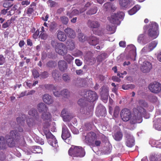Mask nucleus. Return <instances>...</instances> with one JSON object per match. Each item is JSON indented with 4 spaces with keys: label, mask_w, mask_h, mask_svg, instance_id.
<instances>
[{
    "label": "nucleus",
    "mask_w": 161,
    "mask_h": 161,
    "mask_svg": "<svg viewBox=\"0 0 161 161\" xmlns=\"http://www.w3.org/2000/svg\"><path fill=\"white\" fill-rule=\"evenodd\" d=\"M133 112L134 114L130 119V123L134 124L141 123L142 121V116L144 115L146 113V110L141 106H138L137 108L133 109Z\"/></svg>",
    "instance_id": "nucleus-1"
},
{
    "label": "nucleus",
    "mask_w": 161,
    "mask_h": 161,
    "mask_svg": "<svg viewBox=\"0 0 161 161\" xmlns=\"http://www.w3.org/2000/svg\"><path fill=\"white\" fill-rule=\"evenodd\" d=\"M148 29L147 34L148 36L153 39H156L158 36V25L155 22H152L144 26V29Z\"/></svg>",
    "instance_id": "nucleus-2"
},
{
    "label": "nucleus",
    "mask_w": 161,
    "mask_h": 161,
    "mask_svg": "<svg viewBox=\"0 0 161 161\" xmlns=\"http://www.w3.org/2000/svg\"><path fill=\"white\" fill-rule=\"evenodd\" d=\"M51 44L54 48L56 52L62 56H64L67 53V48L62 43H58L56 41H52Z\"/></svg>",
    "instance_id": "nucleus-3"
},
{
    "label": "nucleus",
    "mask_w": 161,
    "mask_h": 161,
    "mask_svg": "<svg viewBox=\"0 0 161 161\" xmlns=\"http://www.w3.org/2000/svg\"><path fill=\"white\" fill-rule=\"evenodd\" d=\"M68 153L71 156L82 157L85 155V152L82 147L72 145L68 151Z\"/></svg>",
    "instance_id": "nucleus-4"
},
{
    "label": "nucleus",
    "mask_w": 161,
    "mask_h": 161,
    "mask_svg": "<svg viewBox=\"0 0 161 161\" xmlns=\"http://www.w3.org/2000/svg\"><path fill=\"white\" fill-rule=\"evenodd\" d=\"M16 131L14 130L10 131L9 135H7L5 136L6 141L7 145L9 147H13L15 146V141L14 137L16 135Z\"/></svg>",
    "instance_id": "nucleus-5"
},
{
    "label": "nucleus",
    "mask_w": 161,
    "mask_h": 161,
    "mask_svg": "<svg viewBox=\"0 0 161 161\" xmlns=\"http://www.w3.org/2000/svg\"><path fill=\"white\" fill-rule=\"evenodd\" d=\"M125 14L123 12L119 11L117 13H114L109 17L108 19L111 23L114 24H117L119 22V19H123Z\"/></svg>",
    "instance_id": "nucleus-6"
},
{
    "label": "nucleus",
    "mask_w": 161,
    "mask_h": 161,
    "mask_svg": "<svg viewBox=\"0 0 161 161\" xmlns=\"http://www.w3.org/2000/svg\"><path fill=\"white\" fill-rule=\"evenodd\" d=\"M97 138V136L96 134L93 132H90L87 133L85 136L84 141L87 144L93 145Z\"/></svg>",
    "instance_id": "nucleus-7"
},
{
    "label": "nucleus",
    "mask_w": 161,
    "mask_h": 161,
    "mask_svg": "<svg viewBox=\"0 0 161 161\" xmlns=\"http://www.w3.org/2000/svg\"><path fill=\"white\" fill-rule=\"evenodd\" d=\"M148 88L151 92L158 93L161 91V85L158 82L151 83L148 86Z\"/></svg>",
    "instance_id": "nucleus-8"
},
{
    "label": "nucleus",
    "mask_w": 161,
    "mask_h": 161,
    "mask_svg": "<svg viewBox=\"0 0 161 161\" xmlns=\"http://www.w3.org/2000/svg\"><path fill=\"white\" fill-rule=\"evenodd\" d=\"M70 136V134L68 128L66 126L63 127L62 129V138L65 140V142L69 144L70 143V139L71 138Z\"/></svg>",
    "instance_id": "nucleus-9"
},
{
    "label": "nucleus",
    "mask_w": 161,
    "mask_h": 161,
    "mask_svg": "<svg viewBox=\"0 0 161 161\" xmlns=\"http://www.w3.org/2000/svg\"><path fill=\"white\" fill-rule=\"evenodd\" d=\"M120 116L124 121H127L131 118V113L130 110L126 108L123 109L120 112Z\"/></svg>",
    "instance_id": "nucleus-10"
},
{
    "label": "nucleus",
    "mask_w": 161,
    "mask_h": 161,
    "mask_svg": "<svg viewBox=\"0 0 161 161\" xmlns=\"http://www.w3.org/2000/svg\"><path fill=\"white\" fill-rule=\"evenodd\" d=\"M86 100L90 102H93L98 98V96L96 92L90 90L86 92Z\"/></svg>",
    "instance_id": "nucleus-11"
},
{
    "label": "nucleus",
    "mask_w": 161,
    "mask_h": 161,
    "mask_svg": "<svg viewBox=\"0 0 161 161\" xmlns=\"http://www.w3.org/2000/svg\"><path fill=\"white\" fill-rule=\"evenodd\" d=\"M119 3L121 8L125 9L134 4L132 0H119Z\"/></svg>",
    "instance_id": "nucleus-12"
},
{
    "label": "nucleus",
    "mask_w": 161,
    "mask_h": 161,
    "mask_svg": "<svg viewBox=\"0 0 161 161\" xmlns=\"http://www.w3.org/2000/svg\"><path fill=\"white\" fill-rule=\"evenodd\" d=\"M126 138L125 144L129 147H132L134 145V140L132 135L130 133L126 132L125 133Z\"/></svg>",
    "instance_id": "nucleus-13"
},
{
    "label": "nucleus",
    "mask_w": 161,
    "mask_h": 161,
    "mask_svg": "<svg viewBox=\"0 0 161 161\" xmlns=\"http://www.w3.org/2000/svg\"><path fill=\"white\" fill-rule=\"evenodd\" d=\"M152 68L151 64L149 62L145 61L143 65L140 68L141 70L143 73H147L150 71Z\"/></svg>",
    "instance_id": "nucleus-14"
},
{
    "label": "nucleus",
    "mask_w": 161,
    "mask_h": 161,
    "mask_svg": "<svg viewBox=\"0 0 161 161\" xmlns=\"http://www.w3.org/2000/svg\"><path fill=\"white\" fill-rule=\"evenodd\" d=\"M109 90L108 87H103L100 92L102 98L103 100L107 101L109 96Z\"/></svg>",
    "instance_id": "nucleus-15"
},
{
    "label": "nucleus",
    "mask_w": 161,
    "mask_h": 161,
    "mask_svg": "<svg viewBox=\"0 0 161 161\" xmlns=\"http://www.w3.org/2000/svg\"><path fill=\"white\" fill-rule=\"evenodd\" d=\"M87 41L90 45L93 46H95L99 42V39L93 36L87 37Z\"/></svg>",
    "instance_id": "nucleus-16"
},
{
    "label": "nucleus",
    "mask_w": 161,
    "mask_h": 161,
    "mask_svg": "<svg viewBox=\"0 0 161 161\" xmlns=\"http://www.w3.org/2000/svg\"><path fill=\"white\" fill-rule=\"evenodd\" d=\"M46 89L49 90H52L54 95L56 97H59L61 95V92L57 90V87L53 85H47L46 86Z\"/></svg>",
    "instance_id": "nucleus-17"
},
{
    "label": "nucleus",
    "mask_w": 161,
    "mask_h": 161,
    "mask_svg": "<svg viewBox=\"0 0 161 161\" xmlns=\"http://www.w3.org/2000/svg\"><path fill=\"white\" fill-rule=\"evenodd\" d=\"M58 65L59 70L62 72L65 71L68 68L67 63L64 60H59L58 63Z\"/></svg>",
    "instance_id": "nucleus-18"
},
{
    "label": "nucleus",
    "mask_w": 161,
    "mask_h": 161,
    "mask_svg": "<svg viewBox=\"0 0 161 161\" xmlns=\"http://www.w3.org/2000/svg\"><path fill=\"white\" fill-rule=\"evenodd\" d=\"M87 24L88 26L92 30L98 28L100 25L99 23L97 21L92 20L90 19L88 20Z\"/></svg>",
    "instance_id": "nucleus-19"
},
{
    "label": "nucleus",
    "mask_w": 161,
    "mask_h": 161,
    "mask_svg": "<svg viewBox=\"0 0 161 161\" xmlns=\"http://www.w3.org/2000/svg\"><path fill=\"white\" fill-rule=\"evenodd\" d=\"M29 115L33 117L37 121H40V117L37 110L34 108L30 109L28 112Z\"/></svg>",
    "instance_id": "nucleus-20"
},
{
    "label": "nucleus",
    "mask_w": 161,
    "mask_h": 161,
    "mask_svg": "<svg viewBox=\"0 0 161 161\" xmlns=\"http://www.w3.org/2000/svg\"><path fill=\"white\" fill-rule=\"evenodd\" d=\"M37 108L40 113L47 111L48 108L47 106L44 103L42 102L38 103L37 105Z\"/></svg>",
    "instance_id": "nucleus-21"
},
{
    "label": "nucleus",
    "mask_w": 161,
    "mask_h": 161,
    "mask_svg": "<svg viewBox=\"0 0 161 161\" xmlns=\"http://www.w3.org/2000/svg\"><path fill=\"white\" fill-rule=\"evenodd\" d=\"M43 102L47 104H51L53 102L52 97L48 94H44L42 97Z\"/></svg>",
    "instance_id": "nucleus-22"
},
{
    "label": "nucleus",
    "mask_w": 161,
    "mask_h": 161,
    "mask_svg": "<svg viewBox=\"0 0 161 161\" xmlns=\"http://www.w3.org/2000/svg\"><path fill=\"white\" fill-rule=\"evenodd\" d=\"M64 31L67 36L70 38H74L75 36V31L71 28H67L64 30Z\"/></svg>",
    "instance_id": "nucleus-23"
},
{
    "label": "nucleus",
    "mask_w": 161,
    "mask_h": 161,
    "mask_svg": "<svg viewBox=\"0 0 161 161\" xmlns=\"http://www.w3.org/2000/svg\"><path fill=\"white\" fill-rule=\"evenodd\" d=\"M61 115L64 121H68L69 120L70 115L66 108H64L62 110Z\"/></svg>",
    "instance_id": "nucleus-24"
},
{
    "label": "nucleus",
    "mask_w": 161,
    "mask_h": 161,
    "mask_svg": "<svg viewBox=\"0 0 161 161\" xmlns=\"http://www.w3.org/2000/svg\"><path fill=\"white\" fill-rule=\"evenodd\" d=\"M57 37L58 39L60 41L64 42L66 39V36L64 33L59 30L57 31Z\"/></svg>",
    "instance_id": "nucleus-25"
},
{
    "label": "nucleus",
    "mask_w": 161,
    "mask_h": 161,
    "mask_svg": "<svg viewBox=\"0 0 161 161\" xmlns=\"http://www.w3.org/2000/svg\"><path fill=\"white\" fill-rule=\"evenodd\" d=\"M153 122V126L155 129L158 130H161V118L154 120Z\"/></svg>",
    "instance_id": "nucleus-26"
},
{
    "label": "nucleus",
    "mask_w": 161,
    "mask_h": 161,
    "mask_svg": "<svg viewBox=\"0 0 161 161\" xmlns=\"http://www.w3.org/2000/svg\"><path fill=\"white\" fill-rule=\"evenodd\" d=\"M79 10L77 9H73L71 12L67 11L66 15L69 18H72L74 16L79 15Z\"/></svg>",
    "instance_id": "nucleus-27"
},
{
    "label": "nucleus",
    "mask_w": 161,
    "mask_h": 161,
    "mask_svg": "<svg viewBox=\"0 0 161 161\" xmlns=\"http://www.w3.org/2000/svg\"><path fill=\"white\" fill-rule=\"evenodd\" d=\"M97 6H92L86 11V14L88 15H92L95 14L97 13Z\"/></svg>",
    "instance_id": "nucleus-28"
},
{
    "label": "nucleus",
    "mask_w": 161,
    "mask_h": 161,
    "mask_svg": "<svg viewBox=\"0 0 161 161\" xmlns=\"http://www.w3.org/2000/svg\"><path fill=\"white\" fill-rule=\"evenodd\" d=\"M6 145L5 138L2 136H0V149L4 150L6 148Z\"/></svg>",
    "instance_id": "nucleus-29"
},
{
    "label": "nucleus",
    "mask_w": 161,
    "mask_h": 161,
    "mask_svg": "<svg viewBox=\"0 0 161 161\" xmlns=\"http://www.w3.org/2000/svg\"><path fill=\"white\" fill-rule=\"evenodd\" d=\"M48 142L51 146L54 147L56 148L58 147L57 141L55 136L51 138L49 140H48Z\"/></svg>",
    "instance_id": "nucleus-30"
},
{
    "label": "nucleus",
    "mask_w": 161,
    "mask_h": 161,
    "mask_svg": "<svg viewBox=\"0 0 161 161\" xmlns=\"http://www.w3.org/2000/svg\"><path fill=\"white\" fill-rule=\"evenodd\" d=\"M66 44L69 50H72L75 48V44L74 41L71 40H67L66 42Z\"/></svg>",
    "instance_id": "nucleus-31"
},
{
    "label": "nucleus",
    "mask_w": 161,
    "mask_h": 161,
    "mask_svg": "<svg viewBox=\"0 0 161 161\" xmlns=\"http://www.w3.org/2000/svg\"><path fill=\"white\" fill-rule=\"evenodd\" d=\"M140 8V5H136L132 9L128 11V13L130 15H132L135 14Z\"/></svg>",
    "instance_id": "nucleus-32"
},
{
    "label": "nucleus",
    "mask_w": 161,
    "mask_h": 161,
    "mask_svg": "<svg viewBox=\"0 0 161 161\" xmlns=\"http://www.w3.org/2000/svg\"><path fill=\"white\" fill-rule=\"evenodd\" d=\"M146 36L144 34H140L138 37L137 41L139 43H141L142 42L144 44H146L149 42V41H146Z\"/></svg>",
    "instance_id": "nucleus-33"
},
{
    "label": "nucleus",
    "mask_w": 161,
    "mask_h": 161,
    "mask_svg": "<svg viewBox=\"0 0 161 161\" xmlns=\"http://www.w3.org/2000/svg\"><path fill=\"white\" fill-rule=\"evenodd\" d=\"M58 25L55 21L52 22L49 25V30L51 32H54L57 29Z\"/></svg>",
    "instance_id": "nucleus-34"
},
{
    "label": "nucleus",
    "mask_w": 161,
    "mask_h": 161,
    "mask_svg": "<svg viewBox=\"0 0 161 161\" xmlns=\"http://www.w3.org/2000/svg\"><path fill=\"white\" fill-rule=\"evenodd\" d=\"M14 5V2H10L8 0H5L3 4V6L4 8H7L8 9H9Z\"/></svg>",
    "instance_id": "nucleus-35"
},
{
    "label": "nucleus",
    "mask_w": 161,
    "mask_h": 161,
    "mask_svg": "<svg viewBox=\"0 0 161 161\" xmlns=\"http://www.w3.org/2000/svg\"><path fill=\"white\" fill-rule=\"evenodd\" d=\"M25 115H23L21 117L17 118L16 120L19 125L23 126L24 125L25 121Z\"/></svg>",
    "instance_id": "nucleus-36"
},
{
    "label": "nucleus",
    "mask_w": 161,
    "mask_h": 161,
    "mask_svg": "<svg viewBox=\"0 0 161 161\" xmlns=\"http://www.w3.org/2000/svg\"><path fill=\"white\" fill-rule=\"evenodd\" d=\"M51 117V114L47 111L44 112L42 115V118L44 120H49Z\"/></svg>",
    "instance_id": "nucleus-37"
},
{
    "label": "nucleus",
    "mask_w": 161,
    "mask_h": 161,
    "mask_svg": "<svg viewBox=\"0 0 161 161\" xmlns=\"http://www.w3.org/2000/svg\"><path fill=\"white\" fill-rule=\"evenodd\" d=\"M113 137L115 140L119 141L122 139L123 135L121 132H117L114 135Z\"/></svg>",
    "instance_id": "nucleus-38"
},
{
    "label": "nucleus",
    "mask_w": 161,
    "mask_h": 161,
    "mask_svg": "<svg viewBox=\"0 0 161 161\" xmlns=\"http://www.w3.org/2000/svg\"><path fill=\"white\" fill-rule=\"evenodd\" d=\"M44 133L47 139L49 140L51 138L53 137L54 136L51 133L49 130H44Z\"/></svg>",
    "instance_id": "nucleus-39"
},
{
    "label": "nucleus",
    "mask_w": 161,
    "mask_h": 161,
    "mask_svg": "<svg viewBox=\"0 0 161 161\" xmlns=\"http://www.w3.org/2000/svg\"><path fill=\"white\" fill-rule=\"evenodd\" d=\"M52 75L54 80H56L59 77L60 74L58 70L55 69L53 70L52 72Z\"/></svg>",
    "instance_id": "nucleus-40"
},
{
    "label": "nucleus",
    "mask_w": 161,
    "mask_h": 161,
    "mask_svg": "<svg viewBox=\"0 0 161 161\" xmlns=\"http://www.w3.org/2000/svg\"><path fill=\"white\" fill-rule=\"evenodd\" d=\"M70 92L67 89H64L61 91V96L65 98H67L69 95Z\"/></svg>",
    "instance_id": "nucleus-41"
},
{
    "label": "nucleus",
    "mask_w": 161,
    "mask_h": 161,
    "mask_svg": "<svg viewBox=\"0 0 161 161\" xmlns=\"http://www.w3.org/2000/svg\"><path fill=\"white\" fill-rule=\"evenodd\" d=\"M106 55V53H104L98 55L97 57V61L102 62L105 58Z\"/></svg>",
    "instance_id": "nucleus-42"
},
{
    "label": "nucleus",
    "mask_w": 161,
    "mask_h": 161,
    "mask_svg": "<svg viewBox=\"0 0 161 161\" xmlns=\"http://www.w3.org/2000/svg\"><path fill=\"white\" fill-rule=\"evenodd\" d=\"M78 37L79 41L82 42H83L87 40V37L81 33H79Z\"/></svg>",
    "instance_id": "nucleus-43"
},
{
    "label": "nucleus",
    "mask_w": 161,
    "mask_h": 161,
    "mask_svg": "<svg viewBox=\"0 0 161 161\" xmlns=\"http://www.w3.org/2000/svg\"><path fill=\"white\" fill-rule=\"evenodd\" d=\"M158 42L155 41H153L150 43L148 45L150 50L152 51L157 45Z\"/></svg>",
    "instance_id": "nucleus-44"
},
{
    "label": "nucleus",
    "mask_w": 161,
    "mask_h": 161,
    "mask_svg": "<svg viewBox=\"0 0 161 161\" xmlns=\"http://www.w3.org/2000/svg\"><path fill=\"white\" fill-rule=\"evenodd\" d=\"M60 19L63 24L66 25L68 24L69 19L67 17L65 16H61L60 17Z\"/></svg>",
    "instance_id": "nucleus-45"
},
{
    "label": "nucleus",
    "mask_w": 161,
    "mask_h": 161,
    "mask_svg": "<svg viewBox=\"0 0 161 161\" xmlns=\"http://www.w3.org/2000/svg\"><path fill=\"white\" fill-rule=\"evenodd\" d=\"M135 88V86L132 84L127 85H123L122 86V88L125 90H128L129 89H133Z\"/></svg>",
    "instance_id": "nucleus-46"
},
{
    "label": "nucleus",
    "mask_w": 161,
    "mask_h": 161,
    "mask_svg": "<svg viewBox=\"0 0 161 161\" xmlns=\"http://www.w3.org/2000/svg\"><path fill=\"white\" fill-rule=\"evenodd\" d=\"M106 29L108 31H111V33H113L115 31V25H108L106 26Z\"/></svg>",
    "instance_id": "nucleus-47"
},
{
    "label": "nucleus",
    "mask_w": 161,
    "mask_h": 161,
    "mask_svg": "<svg viewBox=\"0 0 161 161\" xmlns=\"http://www.w3.org/2000/svg\"><path fill=\"white\" fill-rule=\"evenodd\" d=\"M57 65L56 63L53 61H50L46 64V66L48 67L52 68L54 67Z\"/></svg>",
    "instance_id": "nucleus-48"
},
{
    "label": "nucleus",
    "mask_w": 161,
    "mask_h": 161,
    "mask_svg": "<svg viewBox=\"0 0 161 161\" xmlns=\"http://www.w3.org/2000/svg\"><path fill=\"white\" fill-rule=\"evenodd\" d=\"M34 8L33 7H28L26 10V14L28 16H30L34 11Z\"/></svg>",
    "instance_id": "nucleus-49"
},
{
    "label": "nucleus",
    "mask_w": 161,
    "mask_h": 161,
    "mask_svg": "<svg viewBox=\"0 0 161 161\" xmlns=\"http://www.w3.org/2000/svg\"><path fill=\"white\" fill-rule=\"evenodd\" d=\"M12 17L10 19L8 20L6 22L4 23L2 25V27L3 28H6L8 27L12 23Z\"/></svg>",
    "instance_id": "nucleus-50"
},
{
    "label": "nucleus",
    "mask_w": 161,
    "mask_h": 161,
    "mask_svg": "<svg viewBox=\"0 0 161 161\" xmlns=\"http://www.w3.org/2000/svg\"><path fill=\"white\" fill-rule=\"evenodd\" d=\"M64 59L68 63H70L73 60L74 58L70 55L67 54L64 57Z\"/></svg>",
    "instance_id": "nucleus-51"
},
{
    "label": "nucleus",
    "mask_w": 161,
    "mask_h": 161,
    "mask_svg": "<svg viewBox=\"0 0 161 161\" xmlns=\"http://www.w3.org/2000/svg\"><path fill=\"white\" fill-rule=\"evenodd\" d=\"M27 125L29 127L34 125L36 124V122L33 119H29L27 120Z\"/></svg>",
    "instance_id": "nucleus-52"
},
{
    "label": "nucleus",
    "mask_w": 161,
    "mask_h": 161,
    "mask_svg": "<svg viewBox=\"0 0 161 161\" xmlns=\"http://www.w3.org/2000/svg\"><path fill=\"white\" fill-rule=\"evenodd\" d=\"M86 100V97H85V98H81L79 99L78 101V104L80 106H83L85 104Z\"/></svg>",
    "instance_id": "nucleus-53"
},
{
    "label": "nucleus",
    "mask_w": 161,
    "mask_h": 161,
    "mask_svg": "<svg viewBox=\"0 0 161 161\" xmlns=\"http://www.w3.org/2000/svg\"><path fill=\"white\" fill-rule=\"evenodd\" d=\"M139 103L140 105L144 107H147L148 106L147 103L144 100H140L139 101Z\"/></svg>",
    "instance_id": "nucleus-54"
},
{
    "label": "nucleus",
    "mask_w": 161,
    "mask_h": 161,
    "mask_svg": "<svg viewBox=\"0 0 161 161\" xmlns=\"http://www.w3.org/2000/svg\"><path fill=\"white\" fill-rule=\"evenodd\" d=\"M119 108L118 106H116L114 110V116H117L119 114Z\"/></svg>",
    "instance_id": "nucleus-55"
},
{
    "label": "nucleus",
    "mask_w": 161,
    "mask_h": 161,
    "mask_svg": "<svg viewBox=\"0 0 161 161\" xmlns=\"http://www.w3.org/2000/svg\"><path fill=\"white\" fill-rule=\"evenodd\" d=\"M63 79L65 81L68 82L70 80V78L67 74H64L63 75Z\"/></svg>",
    "instance_id": "nucleus-56"
},
{
    "label": "nucleus",
    "mask_w": 161,
    "mask_h": 161,
    "mask_svg": "<svg viewBox=\"0 0 161 161\" xmlns=\"http://www.w3.org/2000/svg\"><path fill=\"white\" fill-rule=\"evenodd\" d=\"M32 73L33 75L35 78H37L39 76V74L38 72L35 69H34L32 70Z\"/></svg>",
    "instance_id": "nucleus-57"
},
{
    "label": "nucleus",
    "mask_w": 161,
    "mask_h": 161,
    "mask_svg": "<svg viewBox=\"0 0 161 161\" xmlns=\"http://www.w3.org/2000/svg\"><path fill=\"white\" fill-rule=\"evenodd\" d=\"M47 3L51 8L54 7L56 4V2L52 0H49L47 2Z\"/></svg>",
    "instance_id": "nucleus-58"
},
{
    "label": "nucleus",
    "mask_w": 161,
    "mask_h": 161,
    "mask_svg": "<svg viewBox=\"0 0 161 161\" xmlns=\"http://www.w3.org/2000/svg\"><path fill=\"white\" fill-rule=\"evenodd\" d=\"M130 48V51L133 52L134 55H136V49L135 47L133 45H131L129 46Z\"/></svg>",
    "instance_id": "nucleus-59"
},
{
    "label": "nucleus",
    "mask_w": 161,
    "mask_h": 161,
    "mask_svg": "<svg viewBox=\"0 0 161 161\" xmlns=\"http://www.w3.org/2000/svg\"><path fill=\"white\" fill-rule=\"evenodd\" d=\"M40 76L43 78H46L48 76V74L47 72L46 71H44L42 72L40 74Z\"/></svg>",
    "instance_id": "nucleus-60"
},
{
    "label": "nucleus",
    "mask_w": 161,
    "mask_h": 161,
    "mask_svg": "<svg viewBox=\"0 0 161 161\" xmlns=\"http://www.w3.org/2000/svg\"><path fill=\"white\" fill-rule=\"evenodd\" d=\"M5 62V58L1 54H0V65H2Z\"/></svg>",
    "instance_id": "nucleus-61"
},
{
    "label": "nucleus",
    "mask_w": 161,
    "mask_h": 161,
    "mask_svg": "<svg viewBox=\"0 0 161 161\" xmlns=\"http://www.w3.org/2000/svg\"><path fill=\"white\" fill-rule=\"evenodd\" d=\"M111 4L110 3H105L103 5V7L105 8L107 10L109 9L110 8H111Z\"/></svg>",
    "instance_id": "nucleus-62"
},
{
    "label": "nucleus",
    "mask_w": 161,
    "mask_h": 161,
    "mask_svg": "<svg viewBox=\"0 0 161 161\" xmlns=\"http://www.w3.org/2000/svg\"><path fill=\"white\" fill-rule=\"evenodd\" d=\"M142 51L143 52H150L151 51L150 50V49H149L148 45H147L142 49Z\"/></svg>",
    "instance_id": "nucleus-63"
},
{
    "label": "nucleus",
    "mask_w": 161,
    "mask_h": 161,
    "mask_svg": "<svg viewBox=\"0 0 161 161\" xmlns=\"http://www.w3.org/2000/svg\"><path fill=\"white\" fill-rule=\"evenodd\" d=\"M47 36H48L47 34L46 33H41L39 37L41 38V39L45 40L47 39Z\"/></svg>",
    "instance_id": "nucleus-64"
}]
</instances>
